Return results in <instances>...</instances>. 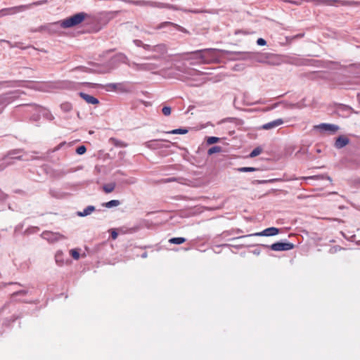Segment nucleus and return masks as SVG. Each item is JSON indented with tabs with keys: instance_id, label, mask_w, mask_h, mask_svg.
<instances>
[{
	"instance_id": "f257e3e1",
	"label": "nucleus",
	"mask_w": 360,
	"mask_h": 360,
	"mask_svg": "<svg viewBox=\"0 0 360 360\" xmlns=\"http://www.w3.org/2000/svg\"><path fill=\"white\" fill-rule=\"evenodd\" d=\"M219 50L216 49H205L191 52L192 55H198V58L200 60L199 63L202 64H209L218 58L217 52Z\"/></svg>"
},
{
	"instance_id": "f03ea898",
	"label": "nucleus",
	"mask_w": 360,
	"mask_h": 360,
	"mask_svg": "<svg viewBox=\"0 0 360 360\" xmlns=\"http://www.w3.org/2000/svg\"><path fill=\"white\" fill-rule=\"evenodd\" d=\"M87 16V13L80 12L60 21L59 23L63 28H70L79 25Z\"/></svg>"
},
{
	"instance_id": "7ed1b4c3",
	"label": "nucleus",
	"mask_w": 360,
	"mask_h": 360,
	"mask_svg": "<svg viewBox=\"0 0 360 360\" xmlns=\"http://www.w3.org/2000/svg\"><path fill=\"white\" fill-rule=\"evenodd\" d=\"M46 2H47V1H46V0L39 1H35V2H33L32 4H27V5H21V6L7 8L2 9L1 11V13H2L3 15H13L17 13H20L27 9H29L32 6H39V5L45 4Z\"/></svg>"
},
{
	"instance_id": "20e7f679",
	"label": "nucleus",
	"mask_w": 360,
	"mask_h": 360,
	"mask_svg": "<svg viewBox=\"0 0 360 360\" xmlns=\"http://www.w3.org/2000/svg\"><path fill=\"white\" fill-rule=\"evenodd\" d=\"M46 2H47V1H46V0L39 1H35V2H33L32 4H27V5H21V6L7 8L2 9L1 11V13H2L3 15H13L17 13H20L27 9H29L32 6H39V5L45 4Z\"/></svg>"
},
{
	"instance_id": "39448f33",
	"label": "nucleus",
	"mask_w": 360,
	"mask_h": 360,
	"mask_svg": "<svg viewBox=\"0 0 360 360\" xmlns=\"http://www.w3.org/2000/svg\"><path fill=\"white\" fill-rule=\"evenodd\" d=\"M274 55L269 53H250V58L254 60L256 62L260 63H266L269 65H275V63L272 61V58Z\"/></svg>"
},
{
	"instance_id": "423d86ee",
	"label": "nucleus",
	"mask_w": 360,
	"mask_h": 360,
	"mask_svg": "<svg viewBox=\"0 0 360 360\" xmlns=\"http://www.w3.org/2000/svg\"><path fill=\"white\" fill-rule=\"evenodd\" d=\"M130 67L136 71H151L158 68L155 63H137L132 62Z\"/></svg>"
},
{
	"instance_id": "0eeeda50",
	"label": "nucleus",
	"mask_w": 360,
	"mask_h": 360,
	"mask_svg": "<svg viewBox=\"0 0 360 360\" xmlns=\"http://www.w3.org/2000/svg\"><path fill=\"white\" fill-rule=\"evenodd\" d=\"M294 245L291 243L277 242L270 246L271 250L274 251H286L292 250Z\"/></svg>"
},
{
	"instance_id": "6e6552de",
	"label": "nucleus",
	"mask_w": 360,
	"mask_h": 360,
	"mask_svg": "<svg viewBox=\"0 0 360 360\" xmlns=\"http://www.w3.org/2000/svg\"><path fill=\"white\" fill-rule=\"evenodd\" d=\"M315 129L319 130L321 132L329 131L331 134L335 133L338 129L339 127L333 124L322 123L314 127Z\"/></svg>"
},
{
	"instance_id": "1a4fd4ad",
	"label": "nucleus",
	"mask_w": 360,
	"mask_h": 360,
	"mask_svg": "<svg viewBox=\"0 0 360 360\" xmlns=\"http://www.w3.org/2000/svg\"><path fill=\"white\" fill-rule=\"evenodd\" d=\"M280 232L279 229L276 227H270L264 229V231L256 233L255 236H274L278 234Z\"/></svg>"
},
{
	"instance_id": "9d476101",
	"label": "nucleus",
	"mask_w": 360,
	"mask_h": 360,
	"mask_svg": "<svg viewBox=\"0 0 360 360\" xmlns=\"http://www.w3.org/2000/svg\"><path fill=\"white\" fill-rule=\"evenodd\" d=\"M283 124V120L281 118L269 122L262 125V128L265 130H269L273 128H276Z\"/></svg>"
},
{
	"instance_id": "9b49d317",
	"label": "nucleus",
	"mask_w": 360,
	"mask_h": 360,
	"mask_svg": "<svg viewBox=\"0 0 360 360\" xmlns=\"http://www.w3.org/2000/svg\"><path fill=\"white\" fill-rule=\"evenodd\" d=\"M79 95L82 98H83L89 104L96 105V104L99 103V101L96 98H95L91 95H89L84 92H79Z\"/></svg>"
},
{
	"instance_id": "f8f14e48",
	"label": "nucleus",
	"mask_w": 360,
	"mask_h": 360,
	"mask_svg": "<svg viewBox=\"0 0 360 360\" xmlns=\"http://www.w3.org/2000/svg\"><path fill=\"white\" fill-rule=\"evenodd\" d=\"M128 3L136 5V6H150V7L156 6L155 2L144 1V0H139V1L128 0Z\"/></svg>"
},
{
	"instance_id": "ddd939ff",
	"label": "nucleus",
	"mask_w": 360,
	"mask_h": 360,
	"mask_svg": "<svg viewBox=\"0 0 360 360\" xmlns=\"http://www.w3.org/2000/svg\"><path fill=\"white\" fill-rule=\"evenodd\" d=\"M349 139L347 136L342 135L337 138V139L335 142V148L340 149V148L345 147L346 145H347L349 143Z\"/></svg>"
},
{
	"instance_id": "4468645a",
	"label": "nucleus",
	"mask_w": 360,
	"mask_h": 360,
	"mask_svg": "<svg viewBox=\"0 0 360 360\" xmlns=\"http://www.w3.org/2000/svg\"><path fill=\"white\" fill-rule=\"evenodd\" d=\"M144 146L149 149L156 150L162 148V143L158 140H150L144 143Z\"/></svg>"
},
{
	"instance_id": "2eb2a0df",
	"label": "nucleus",
	"mask_w": 360,
	"mask_h": 360,
	"mask_svg": "<svg viewBox=\"0 0 360 360\" xmlns=\"http://www.w3.org/2000/svg\"><path fill=\"white\" fill-rule=\"evenodd\" d=\"M152 51L157 52L163 55L167 52V47L163 44H158L155 46H153Z\"/></svg>"
},
{
	"instance_id": "dca6fc26",
	"label": "nucleus",
	"mask_w": 360,
	"mask_h": 360,
	"mask_svg": "<svg viewBox=\"0 0 360 360\" xmlns=\"http://www.w3.org/2000/svg\"><path fill=\"white\" fill-rule=\"evenodd\" d=\"M109 143L116 147H119V148H126L128 144L122 141H120L115 138H110L109 139Z\"/></svg>"
},
{
	"instance_id": "f3484780",
	"label": "nucleus",
	"mask_w": 360,
	"mask_h": 360,
	"mask_svg": "<svg viewBox=\"0 0 360 360\" xmlns=\"http://www.w3.org/2000/svg\"><path fill=\"white\" fill-rule=\"evenodd\" d=\"M121 86H122V83H109L105 87L107 91H116L117 89L122 91Z\"/></svg>"
},
{
	"instance_id": "a211bd4d",
	"label": "nucleus",
	"mask_w": 360,
	"mask_h": 360,
	"mask_svg": "<svg viewBox=\"0 0 360 360\" xmlns=\"http://www.w3.org/2000/svg\"><path fill=\"white\" fill-rule=\"evenodd\" d=\"M95 207L92 205H89L86 207L83 212H78L77 214L80 217H85L90 214L93 211H94Z\"/></svg>"
},
{
	"instance_id": "6ab92c4d",
	"label": "nucleus",
	"mask_w": 360,
	"mask_h": 360,
	"mask_svg": "<svg viewBox=\"0 0 360 360\" xmlns=\"http://www.w3.org/2000/svg\"><path fill=\"white\" fill-rule=\"evenodd\" d=\"M295 150V148L293 147H290L289 148L287 149L286 150V155H293V150ZM305 153V150H297V152L294 154L295 156H299L300 155H303Z\"/></svg>"
},
{
	"instance_id": "aec40b11",
	"label": "nucleus",
	"mask_w": 360,
	"mask_h": 360,
	"mask_svg": "<svg viewBox=\"0 0 360 360\" xmlns=\"http://www.w3.org/2000/svg\"><path fill=\"white\" fill-rule=\"evenodd\" d=\"M115 183L107 184L103 185V189L106 193H110L115 190Z\"/></svg>"
},
{
	"instance_id": "412c9836",
	"label": "nucleus",
	"mask_w": 360,
	"mask_h": 360,
	"mask_svg": "<svg viewBox=\"0 0 360 360\" xmlns=\"http://www.w3.org/2000/svg\"><path fill=\"white\" fill-rule=\"evenodd\" d=\"M222 151V148L219 146H212L210 148L207 150V155H212L214 153H220Z\"/></svg>"
},
{
	"instance_id": "4be33fe9",
	"label": "nucleus",
	"mask_w": 360,
	"mask_h": 360,
	"mask_svg": "<svg viewBox=\"0 0 360 360\" xmlns=\"http://www.w3.org/2000/svg\"><path fill=\"white\" fill-rule=\"evenodd\" d=\"M268 169L267 167L264 168H256V167H241L238 169V171L240 172H254V171H260V170H266Z\"/></svg>"
},
{
	"instance_id": "5701e85b",
	"label": "nucleus",
	"mask_w": 360,
	"mask_h": 360,
	"mask_svg": "<svg viewBox=\"0 0 360 360\" xmlns=\"http://www.w3.org/2000/svg\"><path fill=\"white\" fill-rule=\"evenodd\" d=\"M186 54L191 56L190 57L186 58V60H194L193 62V61L191 62V65L201 64L202 63H198V62L200 61V60L199 58H198V55H192V54H191V52L190 53H187Z\"/></svg>"
},
{
	"instance_id": "b1692460",
	"label": "nucleus",
	"mask_w": 360,
	"mask_h": 360,
	"mask_svg": "<svg viewBox=\"0 0 360 360\" xmlns=\"http://www.w3.org/2000/svg\"><path fill=\"white\" fill-rule=\"evenodd\" d=\"M118 60L123 63L127 64L129 67H130V64H131L132 62H130L127 56L124 54L120 53L117 55Z\"/></svg>"
},
{
	"instance_id": "393cba45",
	"label": "nucleus",
	"mask_w": 360,
	"mask_h": 360,
	"mask_svg": "<svg viewBox=\"0 0 360 360\" xmlns=\"http://www.w3.org/2000/svg\"><path fill=\"white\" fill-rule=\"evenodd\" d=\"M186 241V238L182 237L172 238L169 240V242L172 244H182Z\"/></svg>"
},
{
	"instance_id": "a878e982",
	"label": "nucleus",
	"mask_w": 360,
	"mask_h": 360,
	"mask_svg": "<svg viewBox=\"0 0 360 360\" xmlns=\"http://www.w3.org/2000/svg\"><path fill=\"white\" fill-rule=\"evenodd\" d=\"M187 132H188V129L180 128V129H173L172 131H167V133L170 134H185Z\"/></svg>"
},
{
	"instance_id": "bb28decb",
	"label": "nucleus",
	"mask_w": 360,
	"mask_h": 360,
	"mask_svg": "<svg viewBox=\"0 0 360 360\" xmlns=\"http://www.w3.org/2000/svg\"><path fill=\"white\" fill-rule=\"evenodd\" d=\"M60 108L63 112H69L72 110V106L70 103H63L60 105Z\"/></svg>"
},
{
	"instance_id": "cd10ccee",
	"label": "nucleus",
	"mask_w": 360,
	"mask_h": 360,
	"mask_svg": "<svg viewBox=\"0 0 360 360\" xmlns=\"http://www.w3.org/2000/svg\"><path fill=\"white\" fill-rule=\"evenodd\" d=\"M262 148L261 147L255 148L249 155V158H255L261 154Z\"/></svg>"
},
{
	"instance_id": "c85d7f7f",
	"label": "nucleus",
	"mask_w": 360,
	"mask_h": 360,
	"mask_svg": "<svg viewBox=\"0 0 360 360\" xmlns=\"http://www.w3.org/2000/svg\"><path fill=\"white\" fill-rule=\"evenodd\" d=\"M120 205V201L117 200H112L105 204V206L106 207H116Z\"/></svg>"
},
{
	"instance_id": "c756f323",
	"label": "nucleus",
	"mask_w": 360,
	"mask_h": 360,
	"mask_svg": "<svg viewBox=\"0 0 360 360\" xmlns=\"http://www.w3.org/2000/svg\"><path fill=\"white\" fill-rule=\"evenodd\" d=\"M219 138L218 137H215V136H209L207 137V143L208 145H212L213 143H217V141H219Z\"/></svg>"
},
{
	"instance_id": "7c9ffc66",
	"label": "nucleus",
	"mask_w": 360,
	"mask_h": 360,
	"mask_svg": "<svg viewBox=\"0 0 360 360\" xmlns=\"http://www.w3.org/2000/svg\"><path fill=\"white\" fill-rule=\"evenodd\" d=\"M70 254L72 257V258L75 259H79V256H80L79 252L75 249L70 250Z\"/></svg>"
},
{
	"instance_id": "2f4dec72",
	"label": "nucleus",
	"mask_w": 360,
	"mask_h": 360,
	"mask_svg": "<svg viewBox=\"0 0 360 360\" xmlns=\"http://www.w3.org/2000/svg\"><path fill=\"white\" fill-rule=\"evenodd\" d=\"M9 155H17L15 158H22L24 155V153L20 150H15L9 153Z\"/></svg>"
},
{
	"instance_id": "473e14b6",
	"label": "nucleus",
	"mask_w": 360,
	"mask_h": 360,
	"mask_svg": "<svg viewBox=\"0 0 360 360\" xmlns=\"http://www.w3.org/2000/svg\"><path fill=\"white\" fill-rule=\"evenodd\" d=\"M83 84L90 88L103 87L101 84L91 82H85Z\"/></svg>"
},
{
	"instance_id": "72a5a7b5",
	"label": "nucleus",
	"mask_w": 360,
	"mask_h": 360,
	"mask_svg": "<svg viewBox=\"0 0 360 360\" xmlns=\"http://www.w3.org/2000/svg\"><path fill=\"white\" fill-rule=\"evenodd\" d=\"M86 148L84 146H80L75 150V152L78 155H83L86 152Z\"/></svg>"
},
{
	"instance_id": "f704fd0d",
	"label": "nucleus",
	"mask_w": 360,
	"mask_h": 360,
	"mask_svg": "<svg viewBox=\"0 0 360 360\" xmlns=\"http://www.w3.org/2000/svg\"><path fill=\"white\" fill-rule=\"evenodd\" d=\"M162 112L165 116H168L171 114V108L169 106H165L162 108Z\"/></svg>"
},
{
	"instance_id": "c9c22d12",
	"label": "nucleus",
	"mask_w": 360,
	"mask_h": 360,
	"mask_svg": "<svg viewBox=\"0 0 360 360\" xmlns=\"http://www.w3.org/2000/svg\"><path fill=\"white\" fill-rule=\"evenodd\" d=\"M284 2L297 6L302 3V1L299 0H284Z\"/></svg>"
},
{
	"instance_id": "e433bc0d",
	"label": "nucleus",
	"mask_w": 360,
	"mask_h": 360,
	"mask_svg": "<svg viewBox=\"0 0 360 360\" xmlns=\"http://www.w3.org/2000/svg\"><path fill=\"white\" fill-rule=\"evenodd\" d=\"M63 146H68L70 147V144H67L65 142L60 143L56 148H54L53 151L58 150L61 148Z\"/></svg>"
},
{
	"instance_id": "4c0bfd02",
	"label": "nucleus",
	"mask_w": 360,
	"mask_h": 360,
	"mask_svg": "<svg viewBox=\"0 0 360 360\" xmlns=\"http://www.w3.org/2000/svg\"><path fill=\"white\" fill-rule=\"evenodd\" d=\"M257 44L259 45V46H264L266 44V41L265 39H262V38H259L257 41Z\"/></svg>"
},
{
	"instance_id": "58836bf2",
	"label": "nucleus",
	"mask_w": 360,
	"mask_h": 360,
	"mask_svg": "<svg viewBox=\"0 0 360 360\" xmlns=\"http://www.w3.org/2000/svg\"><path fill=\"white\" fill-rule=\"evenodd\" d=\"M134 44L136 46H139V47H143V44L142 41L139 40V39H134L133 41Z\"/></svg>"
},
{
	"instance_id": "ea45409f",
	"label": "nucleus",
	"mask_w": 360,
	"mask_h": 360,
	"mask_svg": "<svg viewBox=\"0 0 360 360\" xmlns=\"http://www.w3.org/2000/svg\"><path fill=\"white\" fill-rule=\"evenodd\" d=\"M44 117L48 119L49 120H53L54 119V117L53 115L50 112H47L45 115H44Z\"/></svg>"
},
{
	"instance_id": "a19ab883",
	"label": "nucleus",
	"mask_w": 360,
	"mask_h": 360,
	"mask_svg": "<svg viewBox=\"0 0 360 360\" xmlns=\"http://www.w3.org/2000/svg\"><path fill=\"white\" fill-rule=\"evenodd\" d=\"M152 47L149 44H143V48L146 51H152Z\"/></svg>"
},
{
	"instance_id": "79ce46f5",
	"label": "nucleus",
	"mask_w": 360,
	"mask_h": 360,
	"mask_svg": "<svg viewBox=\"0 0 360 360\" xmlns=\"http://www.w3.org/2000/svg\"><path fill=\"white\" fill-rule=\"evenodd\" d=\"M111 238L115 240L117 238V233L115 231H112L111 233Z\"/></svg>"
},
{
	"instance_id": "37998d69",
	"label": "nucleus",
	"mask_w": 360,
	"mask_h": 360,
	"mask_svg": "<svg viewBox=\"0 0 360 360\" xmlns=\"http://www.w3.org/2000/svg\"><path fill=\"white\" fill-rule=\"evenodd\" d=\"M148 58H150V59H158V57L156 56H153L149 57Z\"/></svg>"
},
{
	"instance_id": "c03bdc74",
	"label": "nucleus",
	"mask_w": 360,
	"mask_h": 360,
	"mask_svg": "<svg viewBox=\"0 0 360 360\" xmlns=\"http://www.w3.org/2000/svg\"><path fill=\"white\" fill-rule=\"evenodd\" d=\"M297 106V104H291L290 105L291 108H296Z\"/></svg>"
},
{
	"instance_id": "a18cd8bd",
	"label": "nucleus",
	"mask_w": 360,
	"mask_h": 360,
	"mask_svg": "<svg viewBox=\"0 0 360 360\" xmlns=\"http://www.w3.org/2000/svg\"><path fill=\"white\" fill-rule=\"evenodd\" d=\"M278 105V103H275L271 109H273V108L277 107Z\"/></svg>"
},
{
	"instance_id": "49530a36",
	"label": "nucleus",
	"mask_w": 360,
	"mask_h": 360,
	"mask_svg": "<svg viewBox=\"0 0 360 360\" xmlns=\"http://www.w3.org/2000/svg\"><path fill=\"white\" fill-rule=\"evenodd\" d=\"M58 255H56V262L57 263L58 262Z\"/></svg>"
},
{
	"instance_id": "de8ad7c7",
	"label": "nucleus",
	"mask_w": 360,
	"mask_h": 360,
	"mask_svg": "<svg viewBox=\"0 0 360 360\" xmlns=\"http://www.w3.org/2000/svg\"><path fill=\"white\" fill-rule=\"evenodd\" d=\"M121 154H122V155H125V153H124V152H121Z\"/></svg>"
},
{
	"instance_id": "09e8293b",
	"label": "nucleus",
	"mask_w": 360,
	"mask_h": 360,
	"mask_svg": "<svg viewBox=\"0 0 360 360\" xmlns=\"http://www.w3.org/2000/svg\"><path fill=\"white\" fill-rule=\"evenodd\" d=\"M1 111H2V109H1V108H0V113L1 112Z\"/></svg>"
}]
</instances>
